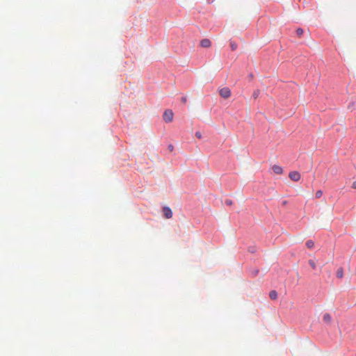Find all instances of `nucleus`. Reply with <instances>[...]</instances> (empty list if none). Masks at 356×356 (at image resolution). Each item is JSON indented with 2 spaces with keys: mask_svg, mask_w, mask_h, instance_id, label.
<instances>
[{
  "mask_svg": "<svg viewBox=\"0 0 356 356\" xmlns=\"http://www.w3.org/2000/svg\"><path fill=\"white\" fill-rule=\"evenodd\" d=\"M195 136H196V137H197L198 138H202V134H201V133H200V132H199V131H197V132L195 133Z\"/></svg>",
  "mask_w": 356,
  "mask_h": 356,
  "instance_id": "obj_17",
  "label": "nucleus"
},
{
  "mask_svg": "<svg viewBox=\"0 0 356 356\" xmlns=\"http://www.w3.org/2000/svg\"><path fill=\"white\" fill-rule=\"evenodd\" d=\"M352 187H353L354 189H356V181H355L353 183Z\"/></svg>",
  "mask_w": 356,
  "mask_h": 356,
  "instance_id": "obj_19",
  "label": "nucleus"
},
{
  "mask_svg": "<svg viewBox=\"0 0 356 356\" xmlns=\"http://www.w3.org/2000/svg\"><path fill=\"white\" fill-rule=\"evenodd\" d=\"M336 275L338 278H342L343 277V270L342 268H339L337 270Z\"/></svg>",
  "mask_w": 356,
  "mask_h": 356,
  "instance_id": "obj_9",
  "label": "nucleus"
},
{
  "mask_svg": "<svg viewBox=\"0 0 356 356\" xmlns=\"http://www.w3.org/2000/svg\"><path fill=\"white\" fill-rule=\"evenodd\" d=\"M323 195V191L319 190L316 192L315 196L316 198H320Z\"/></svg>",
  "mask_w": 356,
  "mask_h": 356,
  "instance_id": "obj_15",
  "label": "nucleus"
},
{
  "mask_svg": "<svg viewBox=\"0 0 356 356\" xmlns=\"http://www.w3.org/2000/svg\"><path fill=\"white\" fill-rule=\"evenodd\" d=\"M269 297L272 299V300H276L277 298V293L276 291H270L269 293Z\"/></svg>",
  "mask_w": 356,
  "mask_h": 356,
  "instance_id": "obj_8",
  "label": "nucleus"
},
{
  "mask_svg": "<svg viewBox=\"0 0 356 356\" xmlns=\"http://www.w3.org/2000/svg\"><path fill=\"white\" fill-rule=\"evenodd\" d=\"M211 45V42L209 39H203L201 41V46L204 48L210 47Z\"/></svg>",
  "mask_w": 356,
  "mask_h": 356,
  "instance_id": "obj_6",
  "label": "nucleus"
},
{
  "mask_svg": "<svg viewBox=\"0 0 356 356\" xmlns=\"http://www.w3.org/2000/svg\"><path fill=\"white\" fill-rule=\"evenodd\" d=\"M208 1H210V0H208Z\"/></svg>",
  "mask_w": 356,
  "mask_h": 356,
  "instance_id": "obj_22",
  "label": "nucleus"
},
{
  "mask_svg": "<svg viewBox=\"0 0 356 356\" xmlns=\"http://www.w3.org/2000/svg\"><path fill=\"white\" fill-rule=\"evenodd\" d=\"M273 172L276 175H281L283 172V169L280 165H274L272 166Z\"/></svg>",
  "mask_w": 356,
  "mask_h": 356,
  "instance_id": "obj_5",
  "label": "nucleus"
},
{
  "mask_svg": "<svg viewBox=\"0 0 356 356\" xmlns=\"http://www.w3.org/2000/svg\"><path fill=\"white\" fill-rule=\"evenodd\" d=\"M173 148H174V147H173V146H172V145H169V149H170V151H172V150H173Z\"/></svg>",
  "mask_w": 356,
  "mask_h": 356,
  "instance_id": "obj_21",
  "label": "nucleus"
},
{
  "mask_svg": "<svg viewBox=\"0 0 356 356\" xmlns=\"http://www.w3.org/2000/svg\"><path fill=\"white\" fill-rule=\"evenodd\" d=\"M225 203L228 205H231L232 204V201L231 200H226Z\"/></svg>",
  "mask_w": 356,
  "mask_h": 356,
  "instance_id": "obj_20",
  "label": "nucleus"
},
{
  "mask_svg": "<svg viewBox=\"0 0 356 356\" xmlns=\"http://www.w3.org/2000/svg\"><path fill=\"white\" fill-rule=\"evenodd\" d=\"M220 95L225 98L227 99L231 96V90L229 88L225 87L219 90Z\"/></svg>",
  "mask_w": 356,
  "mask_h": 356,
  "instance_id": "obj_2",
  "label": "nucleus"
},
{
  "mask_svg": "<svg viewBox=\"0 0 356 356\" xmlns=\"http://www.w3.org/2000/svg\"><path fill=\"white\" fill-rule=\"evenodd\" d=\"M163 214H164V216L169 219V218H171L172 216V211L171 210V209L168 207H164L163 208Z\"/></svg>",
  "mask_w": 356,
  "mask_h": 356,
  "instance_id": "obj_4",
  "label": "nucleus"
},
{
  "mask_svg": "<svg viewBox=\"0 0 356 356\" xmlns=\"http://www.w3.org/2000/svg\"><path fill=\"white\" fill-rule=\"evenodd\" d=\"M323 319L325 322L330 323L332 320L331 315L328 313H326L323 315Z\"/></svg>",
  "mask_w": 356,
  "mask_h": 356,
  "instance_id": "obj_7",
  "label": "nucleus"
},
{
  "mask_svg": "<svg viewBox=\"0 0 356 356\" xmlns=\"http://www.w3.org/2000/svg\"><path fill=\"white\" fill-rule=\"evenodd\" d=\"M354 108H355V102H350L348 106V109H349L350 111H353Z\"/></svg>",
  "mask_w": 356,
  "mask_h": 356,
  "instance_id": "obj_14",
  "label": "nucleus"
},
{
  "mask_svg": "<svg viewBox=\"0 0 356 356\" xmlns=\"http://www.w3.org/2000/svg\"><path fill=\"white\" fill-rule=\"evenodd\" d=\"M306 245L308 248H312L314 245V243L312 241L309 240L306 242Z\"/></svg>",
  "mask_w": 356,
  "mask_h": 356,
  "instance_id": "obj_11",
  "label": "nucleus"
},
{
  "mask_svg": "<svg viewBox=\"0 0 356 356\" xmlns=\"http://www.w3.org/2000/svg\"><path fill=\"white\" fill-rule=\"evenodd\" d=\"M174 113L172 110L165 111L163 118L165 122H171L173 120Z\"/></svg>",
  "mask_w": 356,
  "mask_h": 356,
  "instance_id": "obj_1",
  "label": "nucleus"
},
{
  "mask_svg": "<svg viewBox=\"0 0 356 356\" xmlns=\"http://www.w3.org/2000/svg\"><path fill=\"white\" fill-rule=\"evenodd\" d=\"M304 33V31L301 28H298L297 30H296V33L298 35V37H301L302 35Z\"/></svg>",
  "mask_w": 356,
  "mask_h": 356,
  "instance_id": "obj_12",
  "label": "nucleus"
},
{
  "mask_svg": "<svg viewBox=\"0 0 356 356\" xmlns=\"http://www.w3.org/2000/svg\"><path fill=\"white\" fill-rule=\"evenodd\" d=\"M309 264L313 269H316V265L314 260H312V259L309 260Z\"/></svg>",
  "mask_w": 356,
  "mask_h": 356,
  "instance_id": "obj_13",
  "label": "nucleus"
},
{
  "mask_svg": "<svg viewBox=\"0 0 356 356\" xmlns=\"http://www.w3.org/2000/svg\"><path fill=\"white\" fill-rule=\"evenodd\" d=\"M186 101H187V99H186V97H183L181 98V102H182L184 104H185V103L186 102Z\"/></svg>",
  "mask_w": 356,
  "mask_h": 356,
  "instance_id": "obj_18",
  "label": "nucleus"
},
{
  "mask_svg": "<svg viewBox=\"0 0 356 356\" xmlns=\"http://www.w3.org/2000/svg\"><path fill=\"white\" fill-rule=\"evenodd\" d=\"M229 44L232 51H235L238 47L237 44L234 41H231Z\"/></svg>",
  "mask_w": 356,
  "mask_h": 356,
  "instance_id": "obj_10",
  "label": "nucleus"
},
{
  "mask_svg": "<svg viewBox=\"0 0 356 356\" xmlns=\"http://www.w3.org/2000/svg\"><path fill=\"white\" fill-rule=\"evenodd\" d=\"M289 178L293 181H298L300 179V174L297 171H292L289 175Z\"/></svg>",
  "mask_w": 356,
  "mask_h": 356,
  "instance_id": "obj_3",
  "label": "nucleus"
},
{
  "mask_svg": "<svg viewBox=\"0 0 356 356\" xmlns=\"http://www.w3.org/2000/svg\"><path fill=\"white\" fill-rule=\"evenodd\" d=\"M259 90H255L254 92H253V97L254 99H257V97L259 96Z\"/></svg>",
  "mask_w": 356,
  "mask_h": 356,
  "instance_id": "obj_16",
  "label": "nucleus"
}]
</instances>
